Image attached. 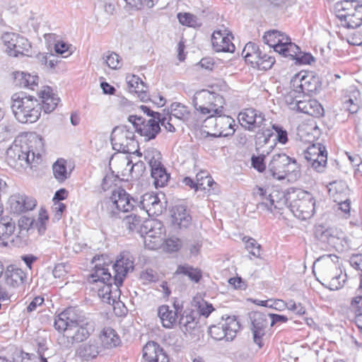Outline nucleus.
<instances>
[{"instance_id":"nucleus-22","label":"nucleus","mask_w":362,"mask_h":362,"mask_svg":"<svg viewBox=\"0 0 362 362\" xmlns=\"http://www.w3.org/2000/svg\"><path fill=\"white\" fill-rule=\"evenodd\" d=\"M143 357L146 362H170L163 349L155 341H148L144 346Z\"/></svg>"},{"instance_id":"nucleus-28","label":"nucleus","mask_w":362,"mask_h":362,"mask_svg":"<svg viewBox=\"0 0 362 362\" xmlns=\"http://www.w3.org/2000/svg\"><path fill=\"white\" fill-rule=\"evenodd\" d=\"M329 196L333 199L334 202H341L342 198H344L349 194V189L343 180H335L331 182L327 185Z\"/></svg>"},{"instance_id":"nucleus-32","label":"nucleus","mask_w":362,"mask_h":362,"mask_svg":"<svg viewBox=\"0 0 362 362\" xmlns=\"http://www.w3.org/2000/svg\"><path fill=\"white\" fill-rule=\"evenodd\" d=\"M102 346L105 349H110L117 346L121 341L117 332L111 327H105L100 335Z\"/></svg>"},{"instance_id":"nucleus-6","label":"nucleus","mask_w":362,"mask_h":362,"mask_svg":"<svg viewBox=\"0 0 362 362\" xmlns=\"http://www.w3.org/2000/svg\"><path fill=\"white\" fill-rule=\"evenodd\" d=\"M108 216L112 218H119L120 212L132 211L138 202L122 187H115L111 195L103 202Z\"/></svg>"},{"instance_id":"nucleus-39","label":"nucleus","mask_w":362,"mask_h":362,"mask_svg":"<svg viewBox=\"0 0 362 362\" xmlns=\"http://www.w3.org/2000/svg\"><path fill=\"white\" fill-rule=\"evenodd\" d=\"M151 174L156 187H164L170 178V174L167 173L163 165L151 169Z\"/></svg>"},{"instance_id":"nucleus-60","label":"nucleus","mask_w":362,"mask_h":362,"mask_svg":"<svg viewBox=\"0 0 362 362\" xmlns=\"http://www.w3.org/2000/svg\"><path fill=\"white\" fill-rule=\"evenodd\" d=\"M272 129L276 133L277 141L282 144H285L288 141V134L286 130L277 124H273Z\"/></svg>"},{"instance_id":"nucleus-46","label":"nucleus","mask_w":362,"mask_h":362,"mask_svg":"<svg viewBox=\"0 0 362 362\" xmlns=\"http://www.w3.org/2000/svg\"><path fill=\"white\" fill-rule=\"evenodd\" d=\"M351 306L354 309V322L358 329L362 332V296L353 298Z\"/></svg>"},{"instance_id":"nucleus-27","label":"nucleus","mask_w":362,"mask_h":362,"mask_svg":"<svg viewBox=\"0 0 362 362\" xmlns=\"http://www.w3.org/2000/svg\"><path fill=\"white\" fill-rule=\"evenodd\" d=\"M172 218L173 224L180 228H187L192 222L191 216L186 207L182 205H178L173 208Z\"/></svg>"},{"instance_id":"nucleus-56","label":"nucleus","mask_w":362,"mask_h":362,"mask_svg":"<svg viewBox=\"0 0 362 362\" xmlns=\"http://www.w3.org/2000/svg\"><path fill=\"white\" fill-rule=\"evenodd\" d=\"M245 248L249 251L250 254L255 257H260L261 245L257 243L256 240L248 238L245 241Z\"/></svg>"},{"instance_id":"nucleus-34","label":"nucleus","mask_w":362,"mask_h":362,"mask_svg":"<svg viewBox=\"0 0 362 362\" xmlns=\"http://www.w3.org/2000/svg\"><path fill=\"white\" fill-rule=\"evenodd\" d=\"M315 237L321 242L333 243L335 238H339L338 232L332 228L317 226L315 229Z\"/></svg>"},{"instance_id":"nucleus-23","label":"nucleus","mask_w":362,"mask_h":362,"mask_svg":"<svg viewBox=\"0 0 362 362\" xmlns=\"http://www.w3.org/2000/svg\"><path fill=\"white\" fill-rule=\"evenodd\" d=\"M215 132L211 134L215 137H226L235 132V121L228 116L218 115L214 119Z\"/></svg>"},{"instance_id":"nucleus-25","label":"nucleus","mask_w":362,"mask_h":362,"mask_svg":"<svg viewBox=\"0 0 362 362\" xmlns=\"http://www.w3.org/2000/svg\"><path fill=\"white\" fill-rule=\"evenodd\" d=\"M39 97L41 99L42 110L45 113H50L55 110L60 99L52 93L50 87L46 86L39 93Z\"/></svg>"},{"instance_id":"nucleus-2","label":"nucleus","mask_w":362,"mask_h":362,"mask_svg":"<svg viewBox=\"0 0 362 362\" xmlns=\"http://www.w3.org/2000/svg\"><path fill=\"white\" fill-rule=\"evenodd\" d=\"M54 327L72 344L85 341L95 329L93 322L77 315L74 308H68L59 314Z\"/></svg>"},{"instance_id":"nucleus-21","label":"nucleus","mask_w":362,"mask_h":362,"mask_svg":"<svg viewBox=\"0 0 362 362\" xmlns=\"http://www.w3.org/2000/svg\"><path fill=\"white\" fill-rule=\"evenodd\" d=\"M254 194L256 197L261 199V202L257 204V208L259 209H266L271 212L273 211V209L281 210L283 205L286 202V199L275 202L273 196L271 194H267V189L260 187H257L254 190Z\"/></svg>"},{"instance_id":"nucleus-52","label":"nucleus","mask_w":362,"mask_h":362,"mask_svg":"<svg viewBox=\"0 0 362 362\" xmlns=\"http://www.w3.org/2000/svg\"><path fill=\"white\" fill-rule=\"evenodd\" d=\"M165 112V110H163ZM158 123L160 127L163 126L168 132L174 133L176 132L175 125V121L173 119L172 115H168V113H161L159 117Z\"/></svg>"},{"instance_id":"nucleus-31","label":"nucleus","mask_w":362,"mask_h":362,"mask_svg":"<svg viewBox=\"0 0 362 362\" xmlns=\"http://www.w3.org/2000/svg\"><path fill=\"white\" fill-rule=\"evenodd\" d=\"M195 113L206 117L203 122L202 126L206 128H209V124L214 122V118L218 115H222L223 112V107H213L208 108L204 106L194 107Z\"/></svg>"},{"instance_id":"nucleus-24","label":"nucleus","mask_w":362,"mask_h":362,"mask_svg":"<svg viewBox=\"0 0 362 362\" xmlns=\"http://www.w3.org/2000/svg\"><path fill=\"white\" fill-rule=\"evenodd\" d=\"M197 316V312L192 309H186L180 314L178 325L185 334H192L197 329L199 322Z\"/></svg>"},{"instance_id":"nucleus-45","label":"nucleus","mask_w":362,"mask_h":362,"mask_svg":"<svg viewBox=\"0 0 362 362\" xmlns=\"http://www.w3.org/2000/svg\"><path fill=\"white\" fill-rule=\"evenodd\" d=\"M261 54L258 46L253 42H248L245 46L242 55L245 59L246 62L253 64V60Z\"/></svg>"},{"instance_id":"nucleus-40","label":"nucleus","mask_w":362,"mask_h":362,"mask_svg":"<svg viewBox=\"0 0 362 362\" xmlns=\"http://www.w3.org/2000/svg\"><path fill=\"white\" fill-rule=\"evenodd\" d=\"M7 284L16 287L22 284L25 279V274L21 269L12 268L6 270L5 273Z\"/></svg>"},{"instance_id":"nucleus-18","label":"nucleus","mask_w":362,"mask_h":362,"mask_svg":"<svg viewBox=\"0 0 362 362\" xmlns=\"http://www.w3.org/2000/svg\"><path fill=\"white\" fill-rule=\"evenodd\" d=\"M224 98L219 94L210 92L207 90H202L196 92L192 98L194 107L204 106L208 108L223 107Z\"/></svg>"},{"instance_id":"nucleus-42","label":"nucleus","mask_w":362,"mask_h":362,"mask_svg":"<svg viewBox=\"0 0 362 362\" xmlns=\"http://www.w3.org/2000/svg\"><path fill=\"white\" fill-rule=\"evenodd\" d=\"M197 185L200 190H210V187L216 183L214 181L211 176L206 170H201L196 175Z\"/></svg>"},{"instance_id":"nucleus-44","label":"nucleus","mask_w":362,"mask_h":362,"mask_svg":"<svg viewBox=\"0 0 362 362\" xmlns=\"http://www.w3.org/2000/svg\"><path fill=\"white\" fill-rule=\"evenodd\" d=\"M30 45L28 40L23 36H20L18 43H16L13 52L8 51L10 56L18 57L19 54L26 55L29 52Z\"/></svg>"},{"instance_id":"nucleus-13","label":"nucleus","mask_w":362,"mask_h":362,"mask_svg":"<svg viewBox=\"0 0 362 362\" xmlns=\"http://www.w3.org/2000/svg\"><path fill=\"white\" fill-rule=\"evenodd\" d=\"M240 328V324L235 316H228L225 319L222 317L221 322L209 327V333L215 340L226 339L227 341H231Z\"/></svg>"},{"instance_id":"nucleus-54","label":"nucleus","mask_w":362,"mask_h":362,"mask_svg":"<svg viewBox=\"0 0 362 362\" xmlns=\"http://www.w3.org/2000/svg\"><path fill=\"white\" fill-rule=\"evenodd\" d=\"M21 35L14 33H6L2 36V40L4 44L6 47V52L8 54V51H12L16 45L18 43V40Z\"/></svg>"},{"instance_id":"nucleus-64","label":"nucleus","mask_w":362,"mask_h":362,"mask_svg":"<svg viewBox=\"0 0 362 362\" xmlns=\"http://www.w3.org/2000/svg\"><path fill=\"white\" fill-rule=\"evenodd\" d=\"M349 262L351 267H353L356 270H360L362 272V255H352L350 257Z\"/></svg>"},{"instance_id":"nucleus-61","label":"nucleus","mask_w":362,"mask_h":362,"mask_svg":"<svg viewBox=\"0 0 362 362\" xmlns=\"http://www.w3.org/2000/svg\"><path fill=\"white\" fill-rule=\"evenodd\" d=\"M294 60L296 64H310L312 62L315 61V58L311 54L303 53L300 50Z\"/></svg>"},{"instance_id":"nucleus-29","label":"nucleus","mask_w":362,"mask_h":362,"mask_svg":"<svg viewBox=\"0 0 362 362\" xmlns=\"http://www.w3.org/2000/svg\"><path fill=\"white\" fill-rule=\"evenodd\" d=\"M175 311L171 310L168 305H161L158 308V315L162 325L165 328H172L175 325L179 313V306L174 304Z\"/></svg>"},{"instance_id":"nucleus-48","label":"nucleus","mask_w":362,"mask_h":362,"mask_svg":"<svg viewBox=\"0 0 362 362\" xmlns=\"http://www.w3.org/2000/svg\"><path fill=\"white\" fill-rule=\"evenodd\" d=\"M65 163L64 160H57L52 166L54 176L59 182H63L69 177Z\"/></svg>"},{"instance_id":"nucleus-1","label":"nucleus","mask_w":362,"mask_h":362,"mask_svg":"<svg viewBox=\"0 0 362 362\" xmlns=\"http://www.w3.org/2000/svg\"><path fill=\"white\" fill-rule=\"evenodd\" d=\"M134 269L133 261L127 254L122 253L112 266L114 276L105 265L96 264L93 272L89 276V281L93 283L103 284L102 288L98 290L99 296L108 303L110 300L115 302L119 287L122 285L127 274Z\"/></svg>"},{"instance_id":"nucleus-51","label":"nucleus","mask_w":362,"mask_h":362,"mask_svg":"<svg viewBox=\"0 0 362 362\" xmlns=\"http://www.w3.org/2000/svg\"><path fill=\"white\" fill-rule=\"evenodd\" d=\"M141 218L139 216L131 214L123 219V224L129 231L138 233Z\"/></svg>"},{"instance_id":"nucleus-50","label":"nucleus","mask_w":362,"mask_h":362,"mask_svg":"<svg viewBox=\"0 0 362 362\" xmlns=\"http://www.w3.org/2000/svg\"><path fill=\"white\" fill-rule=\"evenodd\" d=\"M177 18L179 22L183 25L194 28L201 26L199 18L190 13H179Z\"/></svg>"},{"instance_id":"nucleus-55","label":"nucleus","mask_w":362,"mask_h":362,"mask_svg":"<svg viewBox=\"0 0 362 362\" xmlns=\"http://www.w3.org/2000/svg\"><path fill=\"white\" fill-rule=\"evenodd\" d=\"M105 62L109 68L117 69L120 67L121 57L115 52H107L104 55Z\"/></svg>"},{"instance_id":"nucleus-8","label":"nucleus","mask_w":362,"mask_h":362,"mask_svg":"<svg viewBox=\"0 0 362 362\" xmlns=\"http://www.w3.org/2000/svg\"><path fill=\"white\" fill-rule=\"evenodd\" d=\"M289 199H291L290 210L296 218L306 220L313 216L315 202L310 192L298 189L293 194H289Z\"/></svg>"},{"instance_id":"nucleus-47","label":"nucleus","mask_w":362,"mask_h":362,"mask_svg":"<svg viewBox=\"0 0 362 362\" xmlns=\"http://www.w3.org/2000/svg\"><path fill=\"white\" fill-rule=\"evenodd\" d=\"M175 273L177 274H184L187 276L192 281L195 282H198L202 277L199 270L187 264L178 266Z\"/></svg>"},{"instance_id":"nucleus-43","label":"nucleus","mask_w":362,"mask_h":362,"mask_svg":"<svg viewBox=\"0 0 362 362\" xmlns=\"http://www.w3.org/2000/svg\"><path fill=\"white\" fill-rule=\"evenodd\" d=\"M274 63V57L261 53L258 57L253 60V64H252L254 66H257L259 70L267 71L270 69Z\"/></svg>"},{"instance_id":"nucleus-57","label":"nucleus","mask_w":362,"mask_h":362,"mask_svg":"<svg viewBox=\"0 0 362 362\" xmlns=\"http://www.w3.org/2000/svg\"><path fill=\"white\" fill-rule=\"evenodd\" d=\"M127 84L131 92H136V90H138L137 88H139V86H141V87H145L146 86L143 81L136 75L127 77Z\"/></svg>"},{"instance_id":"nucleus-14","label":"nucleus","mask_w":362,"mask_h":362,"mask_svg":"<svg viewBox=\"0 0 362 362\" xmlns=\"http://www.w3.org/2000/svg\"><path fill=\"white\" fill-rule=\"evenodd\" d=\"M128 121L131 122L135 131L148 141L156 139L161 129L157 119H146L141 116L129 115Z\"/></svg>"},{"instance_id":"nucleus-63","label":"nucleus","mask_w":362,"mask_h":362,"mask_svg":"<svg viewBox=\"0 0 362 362\" xmlns=\"http://www.w3.org/2000/svg\"><path fill=\"white\" fill-rule=\"evenodd\" d=\"M141 279L149 282H156L158 280V276L153 269H146L141 273Z\"/></svg>"},{"instance_id":"nucleus-30","label":"nucleus","mask_w":362,"mask_h":362,"mask_svg":"<svg viewBox=\"0 0 362 362\" xmlns=\"http://www.w3.org/2000/svg\"><path fill=\"white\" fill-rule=\"evenodd\" d=\"M101 351V346L96 341L90 340L81 345L78 349L79 356L86 361L95 358Z\"/></svg>"},{"instance_id":"nucleus-59","label":"nucleus","mask_w":362,"mask_h":362,"mask_svg":"<svg viewBox=\"0 0 362 362\" xmlns=\"http://www.w3.org/2000/svg\"><path fill=\"white\" fill-rule=\"evenodd\" d=\"M264 158V155H261L258 156H252L251 158V163L252 167L260 173L264 171L266 169Z\"/></svg>"},{"instance_id":"nucleus-49","label":"nucleus","mask_w":362,"mask_h":362,"mask_svg":"<svg viewBox=\"0 0 362 362\" xmlns=\"http://www.w3.org/2000/svg\"><path fill=\"white\" fill-rule=\"evenodd\" d=\"M34 225V220L32 218L27 216H21L18 222L20 233H23V244L28 243V230Z\"/></svg>"},{"instance_id":"nucleus-41","label":"nucleus","mask_w":362,"mask_h":362,"mask_svg":"<svg viewBox=\"0 0 362 362\" xmlns=\"http://www.w3.org/2000/svg\"><path fill=\"white\" fill-rule=\"evenodd\" d=\"M144 159L149 164L151 169L158 167L162 164L160 152L155 148H148L144 152Z\"/></svg>"},{"instance_id":"nucleus-58","label":"nucleus","mask_w":362,"mask_h":362,"mask_svg":"<svg viewBox=\"0 0 362 362\" xmlns=\"http://www.w3.org/2000/svg\"><path fill=\"white\" fill-rule=\"evenodd\" d=\"M180 240L177 238L172 237L165 240L163 249L167 252H175L180 248Z\"/></svg>"},{"instance_id":"nucleus-7","label":"nucleus","mask_w":362,"mask_h":362,"mask_svg":"<svg viewBox=\"0 0 362 362\" xmlns=\"http://www.w3.org/2000/svg\"><path fill=\"white\" fill-rule=\"evenodd\" d=\"M238 121L241 126L250 132H262L263 143H268L273 132L269 129H264L265 116L259 110L254 108H246L238 115Z\"/></svg>"},{"instance_id":"nucleus-20","label":"nucleus","mask_w":362,"mask_h":362,"mask_svg":"<svg viewBox=\"0 0 362 362\" xmlns=\"http://www.w3.org/2000/svg\"><path fill=\"white\" fill-rule=\"evenodd\" d=\"M8 202L11 210L15 214L33 210L37 204L34 198L21 194H15L11 196Z\"/></svg>"},{"instance_id":"nucleus-15","label":"nucleus","mask_w":362,"mask_h":362,"mask_svg":"<svg viewBox=\"0 0 362 362\" xmlns=\"http://www.w3.org/2000/svg\"><path fill=\"white\" fill-rule=\"evenodd\" d=\"M303 157L317 173L324 172L327 160V152L320 144H313L304 151Z\"/></svg>"},{"instance_id":"nucleus-11","label":"nucleus","mask_w":362,"mask_h":362,"mask_svg":"<svg viewBox=\"0 0 362 362\" xmlns=\"http://www.w3.org/2000/svg\"><path fill=\"white\" fill-rule=\"evenodd\" d=\"M290 83L289 92H295L294 95L316 93L321 87L319 77L313 72L300 71L292 77Z\"/></svg>"},{"instance_id":"nucleus-36","label":"nucleus","mask_w":362,"mask_h":362,"mask_svg":"<svg viewBox=\"0 0 362 362\" xmlns=\"http://www.w3.org/2000/svg\"><path fill=\"white\" fill-rule=\"evenodd\" d=\"M16 228L15 222L11 218H2L0 220V244L6 245V242L13 233Z\"/></svg>"},{"instance_id":"nucleus-10","label":"nucleus","mask_w":362,"mask_h":362,"mask_svg":"<svg viewBox=\"0 0 362 362\" xmlns=\"http://www.w3.org/2000/svg\"><path fill=\"white\" fill-rule=\"evenodd\" d=\"M295 92H288L284 96V100L288 107L292 110L315 117L324 115V108L322 105L314 99H303L305 95H294Z\"/></svg>"},{"instance_id":"nucleus-4","label":"nucleus","mask_w":362,"mask_h":362,"mask_svg":"<svg viewBox=\"0 0 362 362\" xmlns=\"http://www.w3.org/2000/svg\"><path fill=\"white\" fill-rule=\"evenodd\" d=\"M11 108L16 120L23 124L37 122L41 115L40 103L24 92L14 93L11 97Z\"/></svg>"},{"instance_id":"nucleus-35","label":"nucleus","mask_w":362,"mask_h":362,"mask_svg":"<svg viewBox=\"0 0 362 362\" xmlns=\"http://www.w3.org/2000/svg\"><path fill=\"white\" fill-rule=\"evenodd\" d=\"M300 50V47L291 42V39L286 36L283 44L277 47L276 52L285 57H289L291 59L294 60Z\"/></svg>"},{"instance_id":"nucleus-17","label":"nucleus","mask_w":362,"mask_h":362,"mask_svg":"<svg viewBox=\"0 0 362 362\" xmlns=\"http://www.w3.org/2000/svg\"><path fill=\"white\" fill-rule=\"evenodd\" d=\"M250 318L253 341L259 348H262L264 345L262 339L269 325L268 316L261 312H254L250 315Z\"/></svg>"},{"instance_id":"nucleus-16","label":"nucleus","mask_w":362,"mask_h":362,"mask_svg":"<svg viewBox=\"0 0 362 362\" xmlns=\"http://www.w3.org/2000/svg\"><path fill=\"white\" fill-rule=\"evenodd\" d=\"M163 233V225L158 219H147L143 221V223H141L138 230V233L144 238L145 245L150 249H153L154 246H150L148 241L151 242L152 238L154 240L153 243H156L161 238Z\"/></svg>"},{"instance_id":"nucleus-5","label":"nucleus","mask_w":362,"mask_h":362,"mask_svg":"<svg viewBox=\"0 0 362 362\" xmlns=\"http://www.w3.org/2000/svg\"><path fill=\"white\" fill-rule=\"evenodd\" d=\"M336 16L341 25L348 29H355L362 25V1L358 0H341L334 6Z\"/></svg>"},{"instance_id":"nucleus-38","label":"nucleus","mask_w":362,"mask_h":362,"mask_svg":"<svg viewBox=\"0 0 362 362\" xmlns=\"http://www.w3.org/2000/svg\"><path fill=\"white\" fill-rule=\"evenodd\" d=\"M168 115H172L175 120L187 122L190 117V112L187 107L180 103H173L168 110Z\"/></svg>"},{"instance_id":"nucleus-26","label":"nucleus","mask_w":362,"mask_h":362,"mask_svg":"<svg viewBox=\"0 0 362 362\" xmlns=\"http://www.w3.org/2000/svg\"><path fill=\"white\" fill-rule=\"evenodd\" d=\"M148 214H159L162 212L161 203L158 195L153 193H146L137 204Z\"/></svg>"},{"instance_id":"nucleus-12","label":"nucleus","mask_w":362,"mask_h":362,"mask_svg":"<svg viewBox=\"0 0 362 362\" xmlns=\"http://www.w3.org/2000/svg\"><path fill=\"white\" fill-rule=\"evenodd\" d=\"M112 148L118 152L131 153L137 146L134 132L127 125L115 127L111 133Z\"/></svg>"},{"instance_id":"nucleus-62","label":"nucleus","mask_w":362,"mask_h":362,"mask_svg":"<svg viewBox=\"0 0 362 362\" xmlns=\"http://www.w3.org/2000/svg\"><path fill=\"white\" fill-rule=\"evenodd\" d=\"M286 306L289 310H291L299 315H303L305 313V309L301 303H296L292 300L286 303Z\"/></svg>"},{"instance_id":"nucleus-33","label":"nucleus","mask_w":362,"mask_h":362,"mask_svg":"<svg viewBox=\"0 0 362 362\" xmlns=\"http://www.w3.org/2000/svg\"><path fill=\"white\" fill-rule=\"evenodd\" d=\"M287 35L276 30H272L266 32L262 37L264 44L267 45L269 48H274V51L276 52L277 47L281 45Z\"/></svg>"},{"instance_id":"nucleus-53","label":"nucleus","mask_w":362,"mask_h":362,"mask_svg":"<svg viewBox=\"0 0 362 362\" xmlns=\"http://www.w3.org/2000/svg\"><path fill=\"white\" fill-rule=\"evenodd\" d=\"M353 94L354 98H349L348 100L344 101L343 104L344 108L349 111L351 114L357 112L359 109L357 96L360 95V93L358 90H355L353 92Z\"/></svg>"},{"instance_id":"nucleus-37","label":"nucleus","mask_w":362,"mask_h":362,"mask_svg":"<svg viewBox=\"0 0 362 362\" xmlns=\"http://www.w3.org/2000/svg\"><path fill=\"white\" fill-rule=\"evenodd\" d=\"M16 84L21 87L28 88L33 90L37 86L38 77L30 74L17 71L13 74Z\"/></svg>"},{"instance_id":"nucleus-3","label":"nucleus","mask_w":362,"mask_h":362,"mask_svg":"<svg viewBox=\"0 0 362 362\" xmlns=\"http://www.w3.org/2000/svg\"><path fill=\"white\" fill-rule=\"evenodd\" d=\"M44 151V141L42 137L33 136L26 141H15L6 151V159L13 168H33L41 160Z\"/></svg>"},{"instance_id":"nucleus-19","label":"nucleus","mask_w":362,"mask_h":362,"mask_svg":"<svg viewBox=\"0 0 362 362\" xmlns=\"http://www.w3.org/2000/svg\"><path fill=\"white\" fill-rule=\"evenodd\" d=\"M232 35L226 29L214 31L211 35V44L214 49L217 52H233L235 45L231 42Z\"/></svg>"},{"instance_id":"nucleus-9","label":"nucleus","mask_w":362,"mask_h":362,"mask_svg":"<svg viewBox=\"0 0 362 362\" xmlns=\"http://www.w3.org/2000/svg\"><path fill=\"white\" fill-rule=\"evenodd\" d=\"M299 170L296 160L285 153H276L268 164L266 175L267 177L281 180L291 173Z\"/></svg>"}]
</instances>
